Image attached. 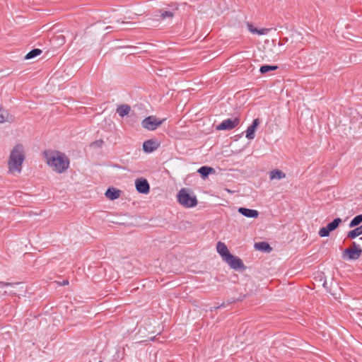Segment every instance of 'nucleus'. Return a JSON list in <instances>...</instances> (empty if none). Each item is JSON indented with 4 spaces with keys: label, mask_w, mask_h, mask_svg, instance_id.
I'll return each instance as SVG.
<instances>
[{
    "label": "nucleus",
    "mask_w": 362,
    "mask_h": 362,
    "mask_svg": "<svg viewBox=\"0 0 362 362\" xmlns=\"http://www.w3.org/2000/svg\"><path fill=\"white\" fill-rule=\"evenodd\" d=\"M362 253L361 249L358 248H346L342 252V257L348 260L358 259Z\"/></svg>",
    "instance_id": "0eeeda50"
},
{
    "label": "nucleus",
    "mask_w": 362,
    "mask_h": 362,
    "mask_svg": "<svg viewBox=\"0 0 362 362\" xmlns=\"http://www.w3.org/2000/svg\"><path fill=\"white\" fill-rule=\"evenodd\" d=\"M105 196L110 200H115L119 197L120 190L114 188L109 187L105 192Z\"/></svg>",
    "instance_id": "4468645a"
},
{
    "label": "nucleus",
    "mask_w": 362,
    "mask_h": 362,
    "mask_svg": "<svg viewBox=\"0 0 362 362\" xmlns=\"http://www.w3.org/2000/svg\"><path fill=\"white\" fill-rule=\"evenodd\" d=\"M232 269L235 270H245L246 267L245 266L243 260L238 257L234 256L231 253L224 259Z\"/></svg>",
    "instance_id": "39448f33"
},
{
    "label": "nucleus",
    "mask_w": 362,
    "mask_h": 362,
    "mask_svg": "<svg viewBox=\"0 0 362 362\" xmlns=\"http://www.w3.org/2000/svg\"><path fill=\"white\" fill-rule=\"evenodd\" d=\"M12 284H13L12 283L0 281V287H1V288L11 286Z\"/></svg>",
    "instance_id": "cd10ccee"
},
{
    "label": "nucleus",
    "mask_w": 362,
    "mask_h": 362,
    "mask_svg": "<svg viewBox=\"0 0 362 362\" xmlns=\"http://www.w3.org/2000/svg\"><path fill=\"white\" fill-rule=\"evenodd\" d=\"M165 120V118L159 119L156 116L151 115L142 120L141 126L146 129L153 131L160 127Z\"/></svg>",
    "instance_id": "20e7f679"
},
{
    "label": "nucleus",
    "mask_w": 362,
    "mask_h": 362,
    "mask_svg": "<svg viewBox=\"0 0 362 362\" xmlns=\"http://www.w3.org/2000/svg\"><path fill=\"white\" fill-rule=\"evenodd\" d=\"M162 18H170L173 17V13L170 11H165L161 13Z\"/></svg>",
    "instance_id": "bb28decb"
},
{
    "label": "nucleus",
    "mask_w": 362,
    "mask_h": 362,
    "mask_svg": "<svg viewBox=\"0 0 362 362\" xmlns=\"http://www.w3.org/2000/svg\"><path fill=\"white\" fill-rule=\"evenodd\" d=\"M224 307H226V305H225V303H223L220 305L216 306L214 308V310H217L218 308H224Z\"/></svg>",
    "instance_id": "c756f323"
},
{
    "label": "nucleus",
    "mask_w": 362,
    "mask_h": 362,
    "mask_svg": "<svg viewBox=\"0 0 362 362\" xmlns=\"http://www.w3.org/2000/svg\"><path fill=\"white\" fill-rule=\"evenodd\" d=\"M240 123V119L235 117L233 119L228 118L223 120L218 125L216 126V130H231L236 127Z\"/></svg>",
    "instance_id": "423d86ee"
},
{
    "label": "nucleus",
    "mask_w": 362,
    "mask_h": 362,
    "mask_svg": "<svg viewBox=\"0 0 362 362\" xmlns=\"http://www.w3.org/2000/svg\"><path fill=\"white\" fill-rule=\"evenodd\" d=\"M352 246H353L352 248L361 249V244L360 243H357L356 242H353L352 243Z\"/></svg>",
    "instance_id": "c85d7f7f"
},
{
    "label": "nucleus",
    "mask_w": 362,
    "mask_h": 362,
    "mask_svg": "<svg viewBox=\"0 0 362 362\" xmlns=\"http://www.w3.org/2000/svg\"><path fill=\"white\" fill-rule=\"evenodd\" d=\"M69 284V281L65 279L64 280L62 283H61V285L62 286H65V285H68Z\"/></svg>",
    "instance_id": "7c9ffc66"
},
{
    "label": "nucleus",
    "mask_w": 362,
    "mask_h": 362,
    "mask_svg": "<svg viewBox=\"0 0 362 362\" xmlns=\"http://www.w3.org/2000/svg\"><path fill=\"white\" fill-rule=\"evenodd\" d=\"M247 28H248V30L250 33H252V34H257L259 35H266L269 30L268 29H266V28H263V29L255 28L251 23H247Z\"/></svg>",
    "instance_id": "6ab92c4d"
},
{
    "label": "nucleus",
    "mask_w": 362,
    "mask_h": 362,
    "mask_svg": "<svg viewBox=\"0 0 362 362\" xmlns=\"http://www.w3.org/2000/svg\"><path fill=\"white\" fill-rule=\"evenodd\" d=\"M325 284H326V281H325V282L323 283V286H325Z\"/></svg>",
    "instance_id": "473e14b6"
},
{
    "label": "nucleus",
    "mask_w": 362,
    "mask_h": 362,
    "mask_svg": "<svg viewBox=\"0 0 362 362\" xmlns=\"http://www.w3.org/2000/svg\"><path fill=\"white\" fill-rule=\"evenodd\" d=\"M45 156L47 163L59 173L64 172L69 166V160L62 153L56 151Z\"/></svg>",
    "instance_id": "f03ea898"
},
{
    "label": "nucleus",
    "mask_w": 362,
    "mask_h": 362,
    "mask_svg": "<svg viewBox=\"0 0 362 362\" xmlns=\"http://www.w3.org/2000/svg\"><path fill=\"white\" fill-rule=\"evenodd\" d=\"M197 172L203 178L207 177L211 173L214 172V169L209 166H202L198 169Z\"/></svg>",
    "instance_id": "a211bd4d"
},
{
    "label": "nucleus",
    "mask_w": 362,
    "mask_h": 362,
    "mask_svg": "<svg viewBox=\"0 0 362 362\" xmlns=\"http://www.w3.org/2000/svg\"><path fill=\"white\" fill-rule=\"evenodd\" d=\"M362 223V214H359L354 217V218L349 223V227L353 228L358 226Z\"/></svg>",
    "instance_id": "b1692460"
},
{
    "label": "nucleus",
    "mask_w": 362,
    "mask_h": 362,
    "mask_svg": "<svg viewBox=\"0 0 362 362\" xmlns=\"http://www.w3.org/2000/svg\"><path fill=\"white\" fill-rule=\"evenodd\" d=\"M25 160L24 148L22 144L16 145L11 151L8 158V170L10 172L21 173L22 164Z\"/></svg>",
    "instance_id": "f257e3e1"
},
{
    "label": "nucleus",
    "mask_w": 362,
    "mask_h": 362,
    "mask_svg": "<svg viewBox=\"0 0 362 362\" xmlns=\"http://www.w3.org/2000/svg\"><path fill=\"white\" fill-rule=\"evenodd\" d=\"M278 66H276V65H269V64H265V65H263V66H260V69H259V72L262 74H267L271 71H275L278 69Z\"/></svg>",
    "instance_id": "5701e85b"
},
{
    "label": "nucleus",
    "mask_w": 362,
    "mask_h": 362,
    "mask_svg": "<svg viewBox=\"0 0 362 362\" xmlns=\"http://www.w3.org/2000/svg\"><path fill=\"white\" fill-rule=\"evenodd\" d=\"M14 116L10 115L7 110L4 109L0 105V124L4 122H13L14 121Z\"/></svg>",
    "instance_id": "9d476101"
},
{
    "label": "nucleus",
    "mask_w": 362,
    "mask_h": 362,
    "mask_svg": "<svg viewBox=\"0 0 362 362\" xmlns=\"http://www.w3.org/2000/svg\"><path fill=\"white\" fill-rule=\"evenodd\" d=\"M158 144L153 139H148L143 143V151L145 153H150L156 150Z\"/></svg>",
    "instance_id": "9b49d317"
},
{
    "label": "nucleus",
    "mask_w": 362,
    "mask_h": 362,
    "mask_svg": "<svg viewBox=\"0 0 362 362\" xmlns=\"http://www.w3.org/2000/svg\"><path fill=\"white\" fill-rule=\"evenodd\" d=\"M177 202L185 208H193L197 205L198 201L197 197L189 193V190L186 188H182L177 195Z\"/></svg>",
    "instance_id": "7ed1b4c3"
},
{
    "label": "nucleus",
    "mask_w": 362,
    "mask_h": 362,
    "mask_svg": "<svg viewBox=\"0 0 362 362\" xmlns=\"http://www.w3.org/2000/svg\"><path fill=\"white\" fill-rule=\"evenodd\" d=\"M42 52V51L40 49H38V48L33 49L25 56V59L28 60V59H33V58L39 56Z\"/></svg>",
    "instance_id": "412c9836"
},
{
    "label": "nucleus",
    "mask_w": 362,
    "mask_h": 362,
    "mask_svg": "<svg viewBox=\"0 0 362 362\" xmlns=\"http://www.w3.org/2000/svg\"><path fill=\"white\" fill-rule=\"evenodd\" d=\"M330 233L331 232L327 226H325L320 229V230L318 231V235L322 238H325L328 237Z\"/></svg>",
    "instance_id": "393cba45"
},
{
    "label": "nucleus",
    "mask_w": 362,
    "mask_h": 362,
    "mask_svg": "<svg viewBox=\"0 0 362 362\" xmlns=\"http://www.w3.org/2000/svg\"><path fill=\"white\" fill-rule=\"evenodd\" d=\"M98 362H103L102 361H99Z\"/></svg>",
    "instance_id": "72a5a7b5"
},
{
    "label": "nucleus",
    "mask_w": 362,
    "mask_h": 362,
    "mask_svg": "<svg viewBox=\"0 0 362 362\" xmlns=\"http://www.w3.org/2000/svg\"><path fill=\"white\" fill-rule=\"evenodd\" d=\"M135 187L139 193L146 194L150 191V185L144 178H138L135 180Z\"/></svg>",
    "instance_id": "6e6552de"
},
{
    "label": "nucleus",
    "mask_w": 362,
    "mask_h": 362,
    "mask_svg": "<svg viewBox=\"0 0 362 362\" xmlns=\"http://www.w3.org/2000/svg\"><path fill=\"white\" fill-rule=\"evenodd\" d=\"M216 250L218 253L221 256L223 261L228 257V255L230 254L226 244L222 242L217 243Z\"/></svg>",
    "instance_id": "ddd939ff"
},
{
    "label": "nucleus",
    "mask_w": 362,
    "mask_h": 362,
    "mask_svg": "<svg viewBox=\"0 0 362 362\" xmlns=\"http://www.w3.org/2000/svg\"><path fill=\"white\" fill-rule=\"evenodd\" d=\"M360 235H362V224L360 226H358L356 228L350 230L347 234V238L354 239Z\"/></svg>",
    "instance_id": "aec40b11"
},
{
    "label": "nucleus",
    "mask_w": 362,
    "mask_h": 362,
    "mask_svg": "<svg viewBox=\"0 0 362 362\" xmlns=\"http://www.w3.org/2000/svg\"><path fill=\"white\" fill-rule=\"evenodd\" d=\"M103 141L102 139L96 140L91 143L90 146L95 148H101L103 145Z\"/></svg>",
    "instance_id": "a878e982"
},
{
    "label": "nucleus",
    "mask_w": 362,
    "mask_h": 362,
    "mask_svg": "<svg viewBox=\"0 0 362 362\" xmlns=\"http://www.w3.org/2000/svg\"><path fill=\"white\" fill-rule=\"evenodd\" d=\"M130 110L129 105H120L117 107L116 112L121 117H124L129 114Z\"/></svg>",
    "instance_id": "2eb2a0df"
},
{
    "label": "nucleus",
    "mask_w": 362,
    "mask_h": 362,
    "mask_svg": "<svg viewBox=\"0 0 362 362\" xmlns=\"http://www.w3.org/2000/svg\"><path fill=\"white\" fill-rule=\"evenodd\" d=\"M238 211L240 214L247 218H256L259 216L258 211L255 209L240 207Z\"/></svg>",
    "instance_id": "f8f14e48"
},
{
    "label": "nucleus",
    "mask_w": 362,
    "mask_h": 362,
    "mask_svg": "<svg viewBox=\"0 0 362 362\" xmlns=\"http://www.w3.org/2000/svg\"><path fill=\"white\" fill-rule=\"evenodd\" d=\"M259 123L260 121L259 118H256L252 121V124H250L245 131V136L247 139L251 140L255 138V130L259 126Z\"/></svg>",
    "instance_id": "1a4fd4ad"
},
{
    "label": "nucleus",
    "mask_w": 362,
    "mask_h": 362,
    "mask_svg": "<svg viewBox=\"0 0 362 362\" xmlns=\"http://www.w3.org/2000/svg\"><path fill=\"white\" fill-rule=\"evenodd\" d=\"M360 243L361 244V247L362 246V238H360L358 240V243Z\"/></svg>",
    "instance_id": "2f4dec72"
},
{
    "label": "nucleus",
    "mask_w": 362,
    "mask_h": 362,
    "mask_svg": "<svg viewBox=\"0 0 362 362\" xmlns=\"http://www.w3.org/2000/svg\"><path fill=\"white\" fill-rule=\"evenodd\" d=\"M255 247L260 251L265 252H270L272 250V248L269 244L264 241L256 243L255 244Z\"/></svg>",
    "instance_id": "f3484780"
},
{
    "label": "nucleus",
    "mask_w": 362,
    "mask_h": 362,
    "mask_svg": "<svg viewBox=\"0 0 362 362\" xmlns=\"http://www.w3.org/2000/svg\"><path fill=\"white\" fill-rule=\"evenodd\" d=\"M285 177L286 174L279 169H274L269 172L270 180H281Z\"/></svg>",
    "instance_id": "dca6fc26"
},
{
    "label": "nucleus",
    "mask_w": 362,
    "mask_h": 362,
    "mask_svg": "<svg viewBox=\"0 0 362 362\" xmlns=\"http://www.w3.org/2000/svg\"><path fill=\"white\" fill-rule=\"evenodd\" d=\"M341 223V219L340 218H335L332 221L329 223L326 226L329 229L330 232L337 229L339 224Z\"/></svg>",
    "instance_id": "4be33fe9"
}]
</instances>
